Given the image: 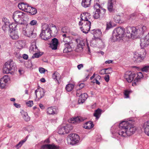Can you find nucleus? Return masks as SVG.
<instances>
[{"label": "nucleus", "mask_w": 149, "mask_h": 149, "mask_svg": "<svg viewBox=\"0 0 149 149\" xmlns=\"http://www.w3.org/2000/svg\"><path fill=\"white\" fill-rule=\"evenodd\" d=\"M99 73L101 75L106 74V69L104 68L100 70L99 71Z\"/></svg>", "instance_id": "obj_56"}, {"label": "nucleus", "mask_w": 149, "mask_h": 149, "mask_svg": "<svg viewBox=\"0 0 149 149\" xmlns=\"http://www.w3.org/2000/svg\"><path fill=\"white\" fill-rule=\"evenodd\" d=\"M30 8H31V9H30L29 13L32 15L36 14L37 13V9L36 8L31 7Z\"/></svg>", "instance_id": "obj_44"}, {"label": "nucleus", "mask_w": 149, "mask_h": 149, "mask_svg": "<svg viewBox=\"0 0 149 149\" xmlns=\"http://www.w3.org/2000/svg\"><path fill=\"white\" fill-rule=\"evenodd\" d=\"M3 24L9 25V20L6 17H3L2 19Z\"/></svg>", "instance_id": "obj_46"}, {"label": "nucleus", "mask_w": 149, "mask_h": 149, "mask_svg": "<svg viewBox=\"0 0 149 149\" xmlns=\"http://www.w3.org/2000/svg\"><path fill=\"white\" fill-rule=\"evenodd\" d=\"M140 45L142 48L149 45V32L145 37L141 39Z\"/></svg>", "instance_id": "obj_13"}, {"label": "nucleus", "mask_w": 149, "mask_h": 149, "mask_svg": "<svg viewBox=\"0 0 149 149\" xmlns=\"http://www.w3.org/2000/svg\"><path fill=\"white\" fill-rule=\"evenodd\" d=\"M23 58L25 59H27L28 58V55L26 54H24L23 55Z\"/></svg>", "instance_id": "obj_62"}, {"label": "nucleus", "mask_w": 149, "mask_h": 149, "mask_svg": "<svg viewBox=\"0 0 149 149\" xmlns=\"http://www.w3.org/2000/svg\"><path fill=\"white\" fill-rule=\"evenodd\" d=\"M35 94L36 97L41 98L44 95V92L43 89H38L35 91Z\"/></svg>", "instance_id": "obj_23"}, {"label": "nucleus", "mask_w": 149, "mask_h": 149, "mask_svg": "<svg viewBox=\"0 0 149 149\" xmlns=\"http://www.w3.org/2000/svg\"><path fill=\"white\" fill-rule=\"evenodd\" d=\"M65 129L64 127H60L58 128V133L60 134H65Z\"/></svg>", "instance_id": "obj_42"}, {"label": "nucleus", "mask_w": 149, "mask_h": 149, "mask_svg": "<svg viewBox=\"0 0 149 149\" xmlns=\"http://www.w3.org/2000/svg\"><path fill=\"white\" fill-rule=\"evenodd\" d=\"M86 119V118L81 116H78L77 117L72 118H71L70 120L73 123H80Z\"/></svg>", "instance_id": "obj_20"}, {"label": "nucleus", "mask_w": 149, "mask_h": 149, "mask_svg": "<svg viewBox=\"0 0 149 149\" xmlns=\"http://www.w3.org/2000/svg\"><path fill=\"white\" fill-rule=\"evenodd\" d=\"M125 29L124 28L119 27L117 28L113 31V36L115 40H120L124 36Z\"/></svg>", "instance_id": "obj_9"}, {"label": "nucleus", "mask_w": 149, "mask_h": 149, "mask_svg": "<svg viewBox=\"0 0 149 149\" xmlns=\"http://www.w3.org/2000/svg\"><path fill=\"white\" fill-rule=\"evenodd\" d=\"M102 110L100 109H98L96 110L94 113V116L96 117L97 119H98L100 117Z\"/></svg>", "instance_id": "obj_33"}, {"label": "nucleus", "mask_w": 149, "mask_h": 149, "mask_svg": "<svg viewBox=\"0 0 149 149\" xmlns=\"http://www.w3.org/2000/svg\"><path fill=\"white\" fill-rule=\"evenodd\" d=\"M64 127L65 129V134L68 133L73 128L72 127L70 124L67 125Z\"/></svg>", "instance_id": "obj_34"}, {"label": "nucleus", "mask_w": 149, "mask_h": 149, "mask_svg": "<svg viewBox=\"0 0 149 149\" xmlns=\"http://www.w3.org/2000/svg\"><path fill=\"white\" fill-rule=\"evenodd\" d=\"M112 27L111 22H107V27L106 29L107 30H108L109 29H110L112 28Z\"/></svg>", "instance_id": "obj_49"}, {"label": "nucleus", "mask_w": 149, "mask_h": 149, "mask_svg": "<svg viewBox=\"0 0 149 149\" xmlns=\"http://www.w3.org/2000/svg\"><path fill=\"white\" fill-rule=\"evenodd\" d=\"M2 28L4 32H6L8 31L10 32V31L9 25L3 24Z\"/></svg>", "instance_id": "obj_41"}, {"label": "nucleus", "mask_w": 149, "mask_h": 149, "mask_svg": "<svg viewBox=\"0 0 149 149\" xmlns=\"http://www.w3.org/2000/svg\"><path fill=\"white\" fill-rule=\"evenodd\" d=\"M100 9L96 10L94 14L93 15V16L95 19H97L100 17Z\"/></svg>", "instance_id": "obj_36"}, {"label": "nucleus", "mask_w": 149, "mask_h": 149, "mask_svg": "<svg viewBox=\"0 0 149 149\" xmlns=\"http://www.w3.org/2000/svg\"><path fill=\"white\" fill-rule=\"evenodd\" d=\"M22 27L23 33L25 36L31 38L36 37V33L33 32L34 30L33 26L23 23Z\"/></svg>", "instance_id": "obj_4"}, {"label": "nucleus", "mask_w": 149, "mask_h": 149, "mask_svg": "<svg viewBox=\"0 0 149 149\" xmlns=\"http://www.w3.org/2000/svg\"><path fill=\"white\" fill-rule=\"evenodd\" d=\"M56 109L52 107H48L46 109V112L48 115H54L56 114Z\"/></svg>", "instance_id": "obj_27"}, {"label": "nucleus", "mask_w": 149, "mask_h": 149, "mask_svg": "<svg viewBox=\"0 0 149 149\" xmlns=\"http://www.w3.org/2000/svg\"><path fill=\"white\" fill-rule=\"evenodd\" d=\"M130 93V91L127 90L125 91L124 94L125 96V98H128L129 97V94Z\"/></svg>", "instance_id": "obj_53"}, {"label": "nucleus", "mask_w": 149, "mask_h": 149, "mask_svg": "<svg viewBox=\"0 0 149 149\" xmlns=\"http://www.w3.org/2000/svg\"><path fill=\"white\" fill-rule=\"evenodd\" d=\"M64 46L65 49L63 50V52L65 53H67L70 52L72 50V49H74V46L71 43H66L64 44L63 45Z\"/></svg>", "instance_id": "obj_18"}, {"label": "nucleus", "mask_w": 149, "mask_h": 149, "mask_svg": "<svg viewBox=\"0 0 149 149\" xmlns=\"http://www.w3.org/2000/svg\"><path fill=\"white\" fill-rule=\"evenodd\" d=\"M10 37L14 40H17L19 38V36L17 31H10L9 33Z\"/></svg>", "instance_id": "obj_25"}, {"label": "nucleus", "mask_w": 149, "mask_h": 149, "mask_svg": "<svg viewBox=\"0 0 149 149\" xmlns=\"http://www.w3.org/2000/svg\"><path fill=\"white\" fill-rule=\"evenodd\" d=\"M91 33L93 35V39L96 41H97L98 45L100 47H104V43L102 40L100 38V37L102 35V32L99 29H95L91 31Z\"/></svg>", "instance_id": "obj_5"}, {"label": "nucleus", "mask_w": 149, "mask_h": 149, "mask_svg": "<svg viewBox=\"0 0 149 149\" xmlns=\"http://www.w3.org/2000/svg\"><path fill=\"white\" fill-rule=\"evenodd\" d=\"M75 40L77 45V47L75 49V51L77 52L82 51L85 43V41L79 39H76Z\"/></svg>", "instance_id": "obj_12"}, {"label": "nucleus", "mask_w": 149, "mask_h": 149, "mask_svg": "<svg viewBox=\"0 0 149 149\" xmlns=\"http://www.w3.org/2000/svg\"><path fill=\"white\" fill-rule=\"evenodd\" d=\"M53 31L54 33L57 32L55 25L52 24H46L43 26L40 36L42 39L47 40L50 38Z\"/></svg>", "instance_id": "obj_2"}, {"label": "nucleus", "mask_w": 149, "mask_h": 149, "mask_svg": "<svg viewBox=\"0 0 149 149\" xmlns=\"http://www.w3.org/2000/svg\"><path fill=\"white\" fill-rule=\"evenodd\" d=\"M79 86L80 88L82 89L85 86V84L84 83H81L79 84Z\"/></svg>", "instance_id": "obj_63"}, {"label": "nucleus", "mask_w": 149, "mask_h": 149, "mask_svg": "<svg viewBox=\"0 0 149 149\" xmlns=\"http://www.w3.org/2000/svg\"><path fill=\"white\" fill-rule=\"evenodd\" d=\"M18 7L20 9H21L20 7H22V8H24L26 10H27L28 8H29V9H30V8L31 7V6H29L28 4L25 3H22L21 4H19Z\"/></svg>", "instance_id": "obj_31"}, {"label": "nucleus", "mask_w": 149, "mask_h": 149, "mask_svg": "<svg viewBox=\"0 0 149 149\" xmlns=\"http://www.w3.org/2000/svg\"><path fill=\"white\" fill-rule=\"evenodd\" d=\"M136 75L137 76L134 80V83L132 84V85H136L138 84V82L140 81L141 79L143 77V74L141 72L137 73Z\"/></svg>", "instance_id": "obj_19"}, {"label": "nucleus", "mask_w": 149, "mask_h": 149, "mask_svg": "<svg viewBox=\"0 0 149 149\" xmlns=\"http://www.w3.org/2000/svg\"><path fill=\"white\" fill-rule=\"evenodd\" d=\"M16 69L15 64L13 61H10L5 63L3 68V71L4 73L8 74L10 73V71L13 72Z\"/></svg>", "instance_id": "obj_6"}, {"label": "nucleus", "mask_w": 149, "mask_h": 149, "mask_svg": "<svg viewBox=\"0 0 149 149\" xmlns=\"http://www.w3.org/2000/svg\"><path fill=\"white\" fill-rule=\"evenodd\" d=\"M146 53V50L143 49H141L139 52H135L134 55V61L136 63H139L142 61L145 57Z\"/></svg>", "instance_id": "obj_8"}, {"label": "nucleus", "mask_w": 149, "mask_h": 149, "mask_svg": "<svg viewBox=\"0 0 149 149\" xmlns=\"http://www.w3.org/2000/svg\"><path fill=\"white\" fill-rule=\"evenodd\" d=\"M71 38L69 37H67L63 38V40H61V43L62 45H64V44L65 43H72L71 41Z\"/></svg>", "instance_id": "obj_32"}, {"label": "nucleus", "mask_w": 149, "mask_h": 149, "mask_svg": "<svg viewBox=\"0 0 149 149\" xmlns=\"http://www.w3.org/2000/svg\"><path fill=\"white\" fill-rule=\"evenodd\" d=\"M66 28L65 27H63L62 28L61 31L63 33H66V32H68L67 30H66Z\"/></svg>", "instance_id": "obj_60"}, {"label": "nucleus", "mask_w": 149, "mask_h": 149, "mask_svg": "<svg viewBox=\"0 0 149 149\" xmlns=\"http://www.w3.org/2000/svg\"><path fill=\"white\" fill-rule=\"evenodd\" d=\"M74 87V85L72 84H69L66 86L65 88L68 91H71Z\"/></svg>", "instance_id": "obj_37"}, {"label": "nucleus", "mask_w": 149, "mask_h": 149, "mask_svg": "<svg viewBox=\"0 0 149 149\" xmlns=\"http://www.w3.org/2000/svg\"><path fill=\"white\" fill-rule=\"evenodd\" d=\"M37 21L35 20H32L30 22L29 24H27L28 25H31V26H34L35 25H36L37 24Z\"/></svg>", "instance_id": "obj_45"}, {"label": "nucleus", "mask_w": 149, "mask_h": 149, "mask_svg": "<svg viewBox=\"0 0 149 149\" xmlns=\"http://www.w3.org/2000/svg\"><path fill=\"white\" fill-rule=\"evenodd\" d=\"M126 36L129 38H136L140 34L138 28L135 27H127L126 28Z\"/></svg>", "instance_id": "obj_7"}, {"label": "nucleus", "mask_w": 149, "mask_h": 149, "mask_svg": "<svg viewBox=\"0 0 149 149\" xmlns=\"http://www.w3.org/2000/svg\"><path fill=\"white\" fill-rule=\"evenodd\" d=\"M39 70L41 74L44 73L45 71V70L42 68H39Z\"/></svg>", "instance_id": "obj_57"}, {"label": "nucleus", "mask_w": 149, "mask_h": 149, "mask_svg": "<svg viewBox=\"0 0 149 149\" xmlns=\"http://www.w3.org/2000/svg\"><path fill=\"white\" fill-rule=\"evenodd\" d=\"M146 30V27L144 26H141L140 27L139 29V32H140V34H143V32Z\"/></svg>", "instance_id": "obj_40"}, {"label": "nucleus", "mask_w": 149, "mask_h": 149, "mask_svg": "<svg viewBox=\"0 0 149 149\" xmlns=\"http://www.w3.org/2000/svg\"><path fill=\"white\" fill-rule=\"evenodd\" d=\"M32 44L30 47L29 51L31 53H33L34 52H38V49L36 46V42H33Z\"/></svg>", "instance_id": "obj_28"}, {"label": "nucleus", "mask_w": 149, "mask_h": 149, "mask_svg": "<svg viewBox=\"0 0 149 149\" xmlns=\"http://www.w3.org/2000/svg\"><path fill=\"white\" fill-rule=\"evenodd\" d=\"M142 127L145 134L149 136V120L145 122L143 124Z\"/></svg>", "instance_id": "obj_22"}, {"label": "nucleus", "mask_w": 149, "mask_h": 149, "mask_svg": "<svg viewBox=\"0 0 149 149\" xmlns=\"http://www.w3.org/2000/svg\"><path fill=\"white\" fill-rule=\"evenodd\" d=\"M39 106L40 109H43L45 108V107L42 104H40Z\"/></svg>", "instance_id": "obj_64"}, {"label": "nucleus", "mask_w": 149, "mask_h": 149, "mask_svg": "<svg viewBox=\"0 0 149 149\" xmlns=\"http://www.w3.org/2000/svg\"><path fill=\"white\" fill-rule=\"evenodd\" d=\"M142 71L146 72L149 70V65H146L144 66L141 69Z\"/></svg>", "instance_id": "obj_48"}, {"label": "nucleus", "mask_w": 149, "mask_h": 149, "mask_svg": "<svg viewBox=\"0 0 149 149\" xmlns=\"http://www.w3.org/2000/svg\"><path fill=\"white\" fill-rule=\"evenodd\" d=\"M80 139L79 136L76 134H72L67 137L68 143L72 145L77 143Z\"/></svg>", "instance_id": "obj_10"}, {"label": "nucleus", "mask_w": 149, "mask_h": 149, "mask_svg": "<svg viewBox=\"0 0 149 149\" xmlns=\"http://www.w3.org/2000/svg\"><path fill=\"white\" fill-rule=\"evenodd\" d=\"M88 97V95L86 93H84L81 94V96L78 101L79 104H82L85 102Z\"/></svg>", "instance_id": "obj_24"}, {"label": "nucleus", "mask_w": 149, "mask_h": 149, "mask_svg": "<svg viewBox=\"0 0 149 149\" xmlns=\"http://www.w3.org/2000/svg\"><path fill=\"white\" fill-rule=\"evenodd\" d=\"M52 77L53 79L55 81H57V83L59 84V80H60L61 76L57 72H55L52 74Z\"/></svg>", "instance_id": "obj_26"}, {"label": "nucleus", "mask_w": 149, "mask_h": 149, "mask_svg": "<svg viewBox=\"0 0 149 149\" xmlns=\"http://www.w3.org/2000/svg\"><path fill=\"white\" fill-rule=\"evenodd\" d=\"M133 121L129 120L127 121H123L119 124V128L120 129L118 134L120 135L126 137L132 135L136 130V127L133 124Z\"/></svg>", "instance_id": "obj_1"}, {"label": "nucleus", "mask_w": 149, "mask_h": 149, "mask_svg": "<svg viewBox=\"0 0 149 149\" xmlns=\"http://www.w3.org/2000/svg\"><path fill=\"white\" fill-rule=\"evenodd\" d=\"M9 80V78L7 75L4 76L3 77L0 79V86L3 88L6 86V84Z\"/></svg>", "instance_id": "obj_17"}, {"label": "nucleus", "mask_w": 149, "mask_h": 149, "mask_svg": "<svg viewBox=\"0 0 149 149\" xmlns=\"http://www.w3.org/2000/svg\"><path fill=\"white\" fill-rule=\"evenodd\" d=\"M106 69V74H110L112 72V68H105Z\"/></svg>", "instance_id": "obj_50"}, {"label": "nucleus", "mask_w": 149, "mask_h": 149, "mask_svg": "<svg viewBox=\"0 0 149 149\" xmlns=\"http://www.w3.org/2000/svg\"><path fill=\"white\" fill-rule=\"evenodd\" d=\"M136 74L131 72H126L125 75L124 77L128 82H131L134 79Z\"/></svg>", "instance_id": "obj_15"}, {"label": "nucleus", "mask_w": 149, "mask_h": 149, "mask_svg": "<svg viewBox=\"0 0 149 149\" xmlns=\"http://www.w3.org/2000/svg\"><path fill=\"white\" fill-rule=\"evenodd\" d=\"M116 0H108L107 3V8L110 12H112L114 10L113 7L116 4Z\"/></svg>", "instance_id": "obj_14"}, {"label": "nucleus", "mask_w": 149, "mask_h": 149, "mask_svg": "<svg viewBox=\"0 0 149 149\" xmlns=\"http://www.w3.org/2000/svg\"><path fill=\"white\" fill-rule=\"evenodd\" d=\"M49 149H59V147L54 144H49Z\"/></svg>", "instance_id": "obj_47"}, {"label": "nucleus", "mask_w": 149, "mask_h": 149, "mask_svg": "<svg viewBox=\"0 0 149 149\" xmlns=\"http://www.w3.org/2000/svg\"><path fill=\"white\" fill-rule=\"evenodd\" d=\"M33 102L32 101H29L26 102L27 106L29 107H31L33 105Z\"/></svg>", "instance_id": "obj_51"}, {"label": "nucleus", "mask_w": 149, "mask_h": 149, "mask_svg": "<svg viewBox=\"0 0 149 149\" xmlns=\"http://www.w3.org/2000/svg\"><path fill=\"white\" fill-rule=\"evenodd\" d=\"M22 118L24 119L26 121H29L30 120V118L28 116L26 112L22 114Z\"/></svg>", "instance_id": "obj_39"}, {"label": "nucleus", "mask_w": 149, "mask_h": 149, "mask_svg": "<svg viewBox=\"0 0 149 149\" xmlns=\"http://www.w3.org/2000/svg\"><path fill=\"white\" fill-rule=\"evenodd\" d=\"M104 79L107 82H108L109 80V75H106L104 77Z\"/></svg>", "instance_id": "obj_58"}, {"label": "nucleus", "mask_w": 149, "mask_h": 149, "mask_svg": "<svg viewBox=\"0 0 149 149\" xmlns=\"http://www.w3.org/2000/svg\"><path fill=\"white\" fill-rule=\"evenodd\" d=\"M93 8L94 9H100L101 8V6L99 4V0H95Z\"/></svg>", "instance_id": "obj_35"}, {"label": "nucleus", "mask_w": 149, "mask_h": 149, "mask_svg": "<svg viewBox=\"0 0 149 149\" xmlns=\"http://www.w3.org/2000/svg\"><path fill=\"white\" fill-rule=\"evenodd\" d=\"M82 93L80 91V90H77V91L76 95L78 97H80L81 96V94Z\"/></svg>", "instance_id": "obj_59"}, {"label": "nucleus", "mask_w": 149, "mask_h": 149, "mask_svg": "<svg viewBox=\"0 0 149 149\" xmlns=\"http://www.w3.org/2000/svg\"><path fill=\"white\" fill-rule=\"evenodd\" d=\"M94 126L93 123L91 121L86 122L84 125V127L86 129H90Z\"/></svg>", "instance_id": "obj_30"}, {"label": "nucleus", "mask_w": 149, "mask_h": 149, "mask_svg": "<svg viewBox=\"0 0 149 149\" xmlns=\"http://www.w3.org/2000/svg\"><path fill=\"white\" fill-rule=\"evenodd\" d=\"M49 144H44L41 146V148L42 149H49Z\"/></svg>", "instance_id": "obj_52"}, {"label": "nucleus", "mask_w": 149, "mask_h": 149, "mask_svg": "<svg viewBox=\"0 0 149 149\" xmlns=\"http://www.w3.org/2000/svg\"><path fill=\"white\" fill-rule=\"evenodd\" d=\"M80 16V21L79 24L82 26L80 29L83 33H87L89 31L91 26V22L89 20L90 19V14L88 13H83Z\"/></svg>", "instance_id": "obj_3"}, {"label": "nucleus", "mask_w": 149, "mask_h": 149, "mask_svg": "<svg viewBox=\"0 0 149 149\" xmlns=\"http://www.w3.org/2000/svg\"><path fill=\"white\" fill-rule=\"evenodd\" d=\"M26 140L24 139V140L20 141L17 145H16L15 147L17 149H18L19 148L21 147L23 144L26 141Z\"/></svg>", "instance_id": "obj_43"}, {"label": "nucleus", "mask_w": 149, "mask_h": 149, "mask_svg": "<svg viewBox=\"0 0 149 149\" xmlns=\"http://www.w3.org/2000/svg\"><path fill=\"white\" fill-rule=\"evenodd\" d=\"M91 0H82L81 5L85 8L89 7L91 5Z\"/></svg>", "instance_id": "obj_29"}, {"label": "nucleus", "mask_w": 149, "mask_h": 149, "mask_svg": "<svg viewBox=\"0 0 149 149\" xmlns=\"http://www.w3.org/2000/svg\"><path fill=\"white\" fill-rule=\"evenodd\" d=\"M83 67V65L82 64H80L78 65L77 67L79 70H80Z\"/></svg>", "instance_id": "obj_61"}, {"label": "nucleus", "mask_w": 149, "mask_h": 149, "mask_svg": "<svg viewBox=\"0 0 149 149\" xmlns=\"http://www.w3.org/2000/svg\"><path fill=\"white\" fill-rule=\"evenodd\" d=\"M35 53L33 54V56L32 57V58H38L41 56L43 54V52H40L39 53L38 52H35Z\"/></svg>", "instance_id": "obj_38"}, {"label": "nucleus", "mask_w": 149, "mask_h": 149, "mask_svg": "<svg viewBox=\"0 0 149 149\" xmlns=\"http://www.w3.org/2000/svg\"><path fill=\"white\" fill-rule=\"evenodd\" d=\"M25 14L24 13L17 11L14 13L13 18L15 22L20 23L19 22L25 17Z\"/></svg>", "instance_id": "obj_11"}, {"label": "nucleus", "mask_w": 149, "mask_h": 149, "mask_svg": "<svg viewBox=\"0 0 149 149\" xmlns=\"http://www.w3.org/2000/svg\"><path fill=\"white\" fill-rule=\"evenodd\" d=\"M23 23H13L10 25L9 24L10 31H15L17 27L18 26H20Z\"/></svg>", "instance_id": "obj_21"}, {"label": "nucleus", "mask_w": 149, "mask_h": 149, "mask_svg": "<svg viewBox=\"0 0 149 149\" xmlns=\"http://www.w3.org/2000/svg\"><path fill=\"white\" fill-rule=\"evenodd\" d=\"M61 35L63 38L69 36L68 32H66V33H63Z\"/></svg>", "instance_id": "obj_55"}, {"label": "nucleus", "mask_w": 149, "mask_h": 149, "mask_svg": "<svg viewBox=\"0 0 149 149\" xmlns=\"http://www.w3.org/2000/svg\"><path fill=\"white\" fill-rule=\"evenodd\" d=\"M114 19L115 20V21L116 23H118L119 22V21L120 20V17L119 16H115L114 17Z\"/></svg>", "instance_id": "obj_54"}, {"label": "nucleus", "mask_w": 149, "mask_h": 149, "mask_svg": "<svg viewBox=\"0 0 149 149\" xmlns=\"http://www.w3.org/2000/svg\"><path fill=\"white\" fill-rule=\"evenodd\" d=\"M58 40L56 38L52 39L49 44V47L53 50H56L57 49Z\"/></svg>", "instance_id": "obj_16"}]
</instances>
